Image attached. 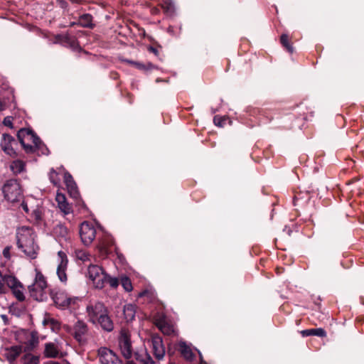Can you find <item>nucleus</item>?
<instances>
[{"label": "nucleus", "mask_w": 364, "mask_h": 364, "mask_svg": "<svg viewBox=\"0 0 364 364\" xmlns=\"http://www.w3.org/2000/svg\"><path fill=\"white\" fill-rule=\"evenodd\" d=\"M3 109V104L1 101L0 100V111Z\"/></svg>", "instance_id": "nucleus-49"}, {"label": "nucleus", "mask_w": 364, "mask_h": 364, "mask_svg": "<svg viewBox=\"0 0 364 364\" xmlns=\"http://www.w3.org/2000/svg\"><path fill=\"white\" fill-rule=\"evenodd\" d=\"M10 364H13L12 363H10Z\"/></svg>", "instance_id": "nucleus-57"}, {"label": "nucleus", "mask_w": 364, "mask_h": 364, "mask_svg": "<svg viewBox=\"0 0 364 364\" xmlns=\"http://www.w3.org/2000/svg\"><path fill=\"white\" fill-rule=\"evenodd\" d=\"M4 286L6 284L9 288L14 289L21 284L17 279L11 275H4Z\"/></svg>", "instance_id": "nucleus-27"}, {"label": "nucleus", "mask_w": 364, "mask_h": 364, "mask_svg": "<svg viewBox=\"0 0 364 364\" xmlns=\"http://www.w3.org/2000/svg\"><path fill=\"white\" fill-rule=\"evenodd\" d=\"M75 257L77 259L82 262L90 261L91 255L84 250H76L75 252Z\"/></svg>", "instance_id": "nucleus-32"}, {"label": "nucleus", "mask_w": 364, "mask_h": 364, "mask_svg": "<svg viewBox=\"0 0 364 364\" xmlns=\"http://www.w3.org/2000/svg\"><path fill=\"white\" fill-rule=\"evenodd\" d=\"M17 246L22 252L31 258L37 255L38 246L35 243V235L33 230L28 227H21L16 232Z\"/></svg>", "instance_id": "nucleus-2"}, {"label": "nucleus", "mask_w": 364, "mask_h": 364, "mask_svg": "<svg viewBox=\"0 0 364 364\" xmlns=\"http://www.w3.org/2000/svg\"><path fill=\"white\" fill-rule=\"evenodd\" d=\"M105 282L109 283L110 287H112V288L117 287L118 285H119V282L117 278L111 277H109L108 275H107V278Z\"/></svg>", "instance_id": "nucleus-41"}, {"label": "nucleus", "mask_w": 364, "mask_h": 364, "mask_svg": "<svg viewBox=\"0 0 364 364\" xmlns=\"http://www.w3.org/2000/svg\"><path fill=\"white\" fill-rule=\"evenodd\" d=\"M120 282L123 288L127 291H131L132 290V284L131 280L127 277H122L120 279Z\"/></svg>", "instance_id": "nucleus-37"}, {"label": "nucleus", "mask_w": 364, "mask_h": 364, "mask_svg": "<svg viewBox=\"0 0 364 364\" xmlns=\"http://www.w3.org/2000/svg\"><path fill=\"white\" fill-rule=\"evenodd\" d=\"M139 297H146L148 301H152L155 299V294L151 290H144L139 294Z\"/></svg>", "instance_id": "nucleus-38"}, {"label": "nucleus", "mask_w": 364, "mask_h": 364, "mask_svg": "<svg viewBox=\"0 0 364 364\" xmlns=\"http://www.w3.org/2000/svg\"><path fill=\"white\" fill-rule=\"evenodd\" d=\"M136 359L139 364H155V362L147 352L142 354H136Z\"/></svg>", "instance_id": "nucleus-30"}, {"label": "nucleus", "mask_w": 364, "mask_h": 364, "mask_svg": "<svg viewBox=\"0 0 364 364\" xmlns=\"http://www.w3.org/2000/svg\"><path fill=\"white\" fill-rule=\"evenodd\" d=\"M74 25H77V22H73V23H70V26H74Z\"/></svg>", "instance_id": "nucleus-52"}, {"label": "nucleus", "mask_w": 364, "mask_h": 364, "mask_svg": "<svg viewBox=\"0 0 364 364\" xmlns=\"http://www.w3.org/2000/svg\"><path fill=\"white\" fill-rule=\"evenodd\" d=\"M88 328L87 324L82 321H77L73 327V336L79 342L82 341L84 336L87 334Z\"/></svg>", "instance_id": "nucleus-13"}, {"label": "nucleus", "mask_w": 364, "mask_h": 364, "mask_svg": "<svg viewBox=\"0 0 364 364\" xmlns=\"http://www.w3.org/2000/svg\"><path fill=\"white\" fill-rule=\"evenodd\" d=\"M1 317H2V318H3L4 320H5V319L6 318V315H2V316H1Z\"/></svg>", "instance_id": "nucleus-54"}, {"label": "nucleus", "mask_w": 364, "mask_h": 364, "mask_svg": "<svg viewBox=\"0 0 364 364\" xmlns=\"http://www.w3.org/2000/svg\"><path fill=\"white\" fill-rule=\"evenodd\" d=\"M21 352L22 347L21 346H14L9 348H6L4 355L6 359L10 363H12L21 353Z\"/></svg>", "instance_id": "nucleus-21"}, {"label": "nucleus", "mask_w": 364, "mask_h": 364, "mask_svg": "<svg viewBox=\"0 0 364 364\" xmlns=\"http://www.w3.org/2000/svg\"><path fill=\"white\" fill-rule=\"evenodd\" d=\"M39 359L38 357L32 355L31 354H26L23 357V364H38Z\"/></svg>", "instance_id": "nucleus-36"}, {"label": "nucleus", "mask_w": 364, "mask_h": 364, "mask_svg": "<svg viewBox=\"0 0 364 364\" xmlns=\"http://www.w3.org/2000/svg\"><path fill=\"white\" fill-rule=\"evenodd\" d=\"M98 357L101 364H123L122 360L114 351L105 347L98 350Z\"/></svg>", "instance_id": "nucleus-7"}, {"label": "nucleus", "mask_w": 364, "mask_h": 364, "mask_svg": "<svg viewBox=\"0 0 364 364\" xmlns=\"http://www.w3.org/2000/svg\"><path fill=\"white\" fill-rule=\"evenodd\" d=\"M4 291V278L1 272H0V293Z\"/></svg>", "instance_id": "nucleus-46"}, {"label": "nucleus", "mask_w": 364, "mask_h": 364, "mask_svg": "<svg viewBox=\"0 0 364 364\" xmlns=\"http://www.w3.org/2000/svg\"><path fill=\"white\" fill-rule=\"evenodd\" d=\"M0 146L6 154L12 157L16 156V149L18 146V143L12 136L8 134H4L1 137Z\"/></svg>", "instance_id": "nucleus-8"}, {"label": "nucleus", "mask_w": 364, "mask_h": 364, "mask_svg": "<svg viewBox=\"0 0 364 364\" xmlns=\"http://www.w3.org/2000/svg\"><path fill=\"white\" fill-rule=\"evenodd\" d=\"M38 339L37 337H36L33 334H32L31 339L28 341V343L26 344L24 351H30L32 350L38 344Z\"/></svg>", "instance_id": "nucleus-33"}, {"label": "nucleus", "mask_w": 364, "mask_h": 364, "mask_svg": "<svg viewBox=\"0 0 364 364\" xmlns=\"http://www.w3.org/2000/svg\"><path fill=\"white\" fill-rule=\"evenodd\" d=\"M151 344L154 354L156 359L161 360L165 355V348L163 345L162 338L159 336H153Z\"/></svg>", "instance_id": "nucleus-11"}, {"label": "nucleus", "mask_w": 364, "mask_h": 364, "mask_svg": "<svg viewBox=\"0 0 364 364\" xmlns=\"http://www.w3.org/2000/svg\"><path fill=\"white\" fill-rule=\"evenodd\" d=\"M80 236L85 245H90L96 237L95 226L89 222H83L80 227Z\"/></svg>", "instance_id": "nucleus-6"}, {"label": "nucleus", "mask_w": 364, "mask_h": 364, "mask_svg": "<svg viewBox=\"0 0 364 364\" xmlns=\"http://www.w3.org/2000/svg\"><path fill=\"white\" fill-rule=\"evenodd\" d=\"M88 320L98 323L101 328L108 332L114 329V323L108 315V310L105 304L100 301L90 302L86 307Z\"/></svg>", "instance_id": "nucleus-1"}, {"label": "nucleus", "mask_w": 364, "mask_h": 364, "mask_svg": "<svg viewBox=\"0 0 364 364\" xmlns=\"http://www.w3.org/2000/svg\"><path fill=\"white\" fill-rule=\"evenodd\" d=\"M4 124L10 128L13 127V117H6L4 118Z\"/></svg>", "instance_id": "nucleus-42"}, {"label": "nucleus", "mask_w": 364, "mask_h": 364, "mask_svg": "<svg viewBox=\"0 0 364 364\" xmlns=\"http://www.w3.org/2000/svg\"><path fill=\"white\" fill-rule=\"evenodd\" d=\"M64 181L70 195L73 198H77L78 196L77 185L70 173L68 171L64 173Z\"/></svg>", "instance_id": "nucleus-14"}, {"label": "nucleus", "mask_w": 364, "mask_h": 364, "mask_svg": "<svg viewBox=\"0 0 364 364\" xmlns=\"http://www.w3.org/2000/svg\"><path fill=\"white\" fill-rule=\"evenodd\" d=\"M198 354L200 355V360H201V362L203 361V358H202V355L200 353V352L198 350Z\"/></svg>", "instance_id": "nucleus-51"}, {"label": "nucleus", "mask_w": 364, "mask_h": 364, "mask_svg": "<svg viewBox=\"0 0 364 364\" xmlns=\"http://www.w3.org/2000/svg\"><path fill=\"white\" fill-rule=\"evenodd\" d=\"M213 121H214V123L215 125L219 126V127L223 126V119L222 118L218 117H215Z\"/></svg>", "instance_id": "nucleus-44"}, {"label": "nucleus", "mask_w": 364, "mask_h": 364, "mask_svg": "<svg viewBox=\"0 0 364 364\" xmlns=\"http://www.w3.org/2000/svg\"><path fill=\"white\" fill-rule=\"evenodd\" d=\"M87 276L97 289L104 287L107 274L98 265L90 264L87 269Z\"/></svg>", "instance_id": "nucleus-5"}, {"label": "nucleus", "mask_w": 364, "mask_h": 364, "mask_svg": "<svg viewBox=\"0 0 364 364\" xmlns=\"http://www.w3.org/2000/svg\"><path fill=\"white\" fill-rule=\"evenodd\" d=\"M53 233L60 240L66 241L70 238L69 230L62 223H58L55 226Z\"/></svg>", "instance_id": "nucleus-20"}, {"label": "nucleus", "mask_w": 364, "mask_h": 364, "mask_svg": "<svg viewBox=\"0 0 364 364\" xmlns=\"http://www.w3.org/2000/svg\"><path fill=\"white\" fill-rule=\"evenodd\" d=\"M11 246H6L3 250V255L7 259H10L11 258Z\"/></svg>", "instance_id": "nucleus-43"}, {"label": "nucleus", "mask_w": 364, "mask_h": 364, "mask_svg": "<svg viewBox=\"0 0 364 364\" xmlns=\"http://www.w3.org/2000/svg\"><path fill=\"white\" fill-rule=\"evenodd\" d=\"M49 327L52 329V331H57L60 328V322L51 317L49 321Z\"/></svg>", "instance_id": "nucleus-40"}, {"label": "nucleus", "mask_w": 364, "mask_h": 364, "mask_svg": "<svg viewBox=\"0 0 364 364\" xmlns=\"http://www.w3.org/2000/svg\"><path fill=\"white\" fill-rule=\"evenodd\" d=\"M127 62L131 65H133L134 67H136V68H138L139 70H146L152 66L151 64H150V63H149L148 65H144L141 63L134 62V61H132V60H127Z\"/></svg>", "instance_id": "nucleus-39"}, {"label": "nucleus", "mask_w": 364, "mask_h": 364, "mask_svg": "<svg viewBox=\"0 0 364 364\" xmlns=\"http://www.w3.org/2000/svg\"><path fill=\"white\" fill-rule=\"evenodd\" d=\"M35 215H36V218L37 220H40L41 219V215H40V212L39 211H35Z\"/></svg>", "instance_id": "nucleus-48"}, {"label": "nucleus", "mask_w": 364, "mask_h": 364, "mask_svg": "<svg viewBox=\"0 0 364 364\" xmlns=\"http://www.w3.org/2000/svg\"><path fill=\"white\" fill-rule=\"evenodd\" d=\"M154 323L159 329L164 334H170L172 332V328L166 321V316L163 314L158 315L154 318Z\"/></svg>", "instance_id": "nucleus-15"}, {"label": "nucleus", "mask_w": 364, "mask_h": 364, "mask_svg": "<svg viewBox=\"0 0 364 364\" xmlns=\"http://www.w3.org/2000/svg\"><path fill=\"white\" fill-rule=\"evenodd\" d=\"M21 206L23 208V209L25 210L26 213H28V206H27V204L25 203L24 202H23L21 203Z\"/></svg>", "instance_id": "nucleus-47"}, {"label": "nucleus", "mask_w": 364, "mask_h": 364, "mask_svg": "<svg viewBox=\"0 0 364 364\" xmlns=\"http://www.w3.org/2000/svg\"><path fill=\"white\" fill-rule=\"evenodd\" d=\"M119 346L123 356L129 359L132 355V347L129 336L126 333H122L119 339Z\"/></svg>", "instance_id": "nucleus-9"}, {"label": "nucleus", "mask_w": 364, "mask_h": 364, "mask_svg": "<svg viewBox=\"0 0 364 364\" xmlns=\"http://www.w3.org/2000/svg\"><path fill=\"white\" fill-rule=\"evenodd\" d=\"M302 336H316L318 337L326 336V332L322 328L306 329L301 331Z\"/></svg>", "instance_id": "nucleus-24"}, {"label": "nucleus", "mask_w": 364, "mask_h": 364, "mask_svg": "<svg viewBox=\"0 0 364 364\" xmlns=\"http://www.w3.org/2000/svg\"><path fill=\"white\" fill-rule=\"evenodd\" d=\"M58 257L60 260L59 264L57 269V274L58 276L59 279L65 282L67 281V274L65 273V270L68 266V257L66 254L63 251H59L58 252Z\"/></svg>", "instance_id": "nucleus-10"}, {"label": "nucleus", "mask_w": 364, "mask_h": 364, "mask_svg": "<svg viewBox=\"0 0 364 364\" xmlns=\"http://www.w3.org/2000/svg\"><path fill=\"white\" fill-rule=\"evenodd\" d=\"M151 50L153 51V53H156V50L154 48H151Z\"/></svg>", "instance_id": "nucleus-53"}, {"label": "nucleus", "mask_w": 364, "mask_h": 364, "mask_svg": "<svg viewBox=\"0 0 364 364\" xmlns=\"http://www.w3.org/2000/svg\"><path fill=\"white\" fill-rule=\"evenodd\" d=\"M280 43L289 53H292L294 52L291 39L287 34H282L280 36Z\"/></svg>", "instance_id": "nucleus-29"}, {"label": "nucleus", "mask_w": 364, "mask_h": 364, "mask_svg": "<svg viewBox=\"0 0 364 364\" xmlns=\"http://www.w3.org/2000/svg\"><path fill=\"white\" fill-rule=\"evenodd\" d=\"M47 287V282L43 274L36 269L34 282L28 286L30 296L36 301H43L46 299L45 289Z\"/></svg>", "instance_id": "nucleus-3"}, {"label": "nucleus", "mask_w": 364, "mask_h": 364, "mask_svg": "<svg viewBox=\"0 0 364 364\" xmlns=\"http://www.w3.org/2000/svg\"><path fill=\"white\" fill-rule=\"evenodd\" d=\"M26 142L30 143L33 145V151L35 148L38 146V144L41 143L40 139L33 133V132L31 131L28 134V136H26Z\"/></svg>", "instance_id": "nucleus-31"}, {"label": "nucleus", "mask_w": 364, "mask_h": 364, "mask_svg": "<svg viewBox=\"0 0 364 364\" xmlns=\"http://www.w3.org/2000/svg\"><path fill=\"white\" fill-rule=\"evenodd\" d=\"M53 299L55 303L60 306H67L70 304V299L64 296L63 293L56 294Z\"/></svg>", "instance_id": "nucleus-28"}, {"label": "nucleus", "mask_w": 364, "mask_h": 364, "mask_svg": "<svg viewBox=\"0 0 364 364\" xmlns=\"http://www.w3.org/2000/svg\"><path fill=\"white\" fill-rule=\"evenodd\" d=\"M123 312L126 321H132L135 317L136 306L131 304H127L124 306Z\"/></svg>", "instance_id": "nucleus-25"}, {"label": "nucleus", "mask_w": 364, "mask_h": 364, "mask_svg": "<svg viewBox=\"0 0 364 364\" xmlns=\"http://www.w3.org/2000/svg\"><path fill=\"white\" fill-rule=\"evenodd\" d=\"M50 316L49 314H46L45 317L43 320V324L44 326H49V321L50 319Z\"/></svg>", "instance_id": "nucleus-45"}, {"label": "nucleus", "mask_w": 364, "mask_h": 364, "mask_svg": "<svg viewBox=\"0 0 364 364\" xmlns=\"http://www.w3.org/2000/svg\"><path fill=\"white\" fill-rule=\"evenodd\" d=\"M178 350L180 351V353H181V355L183 357V358L187 361H192L196 357L191 346H188L184 341H181L179 343Z\"/></svg>", "instance_id": "nucleus-16"}, {"label": "nucleus", "mask_w": 364, "mask_h": 364, "mask_svg": "<svg viewBox=\"0 0 364 364\" xmlns=\"http://www.w3.org/2000/svg\"><path fill=\"white\" fill-rule=\"evenodd\" d=\"M50 364H59V363H57V362H52V363H50Z\"/></svg>", "instance_id": "nucleus-56"}, {"label": "nucleus", "mask_w": 364, "mask_h": 364, "mask_svg": "<svg viewBox=\"0 0 364 364\" xmlns=\"http://www.w3.org/2000/svg\"><path fill=\"white\" fill-rule=\"evenodd\" d=\"M31 130L27 129H21L18 132L17 137L21 144L23 149L27 152H32L33 151V145L30 143L26 142V136H28V134L30 133Z\"/></svg>", "instance_id": "nucleus-17"}, {"label": "nucleus", "mask_w": 364, "mask_h": 364, "mask_svg": "<svg viewBox=\"0 0 364 364\" xmlns=\"http://www.w3.org/2000/svg\"><path fill=\"white\" fill-rule=\"evenodd\" d=\"M92 21V16L90 14H85L79 17L77 24L83 28H93L95 27V24Z\"/></svg>", "instance_id": "nucleus-23"}, {"label": "nucleus", "mask_w": 364, "mask_h": 364, "mask_svg": "<svg viewBox=\"0 0 364 364\" xmlns=\"http://www.w3.org/2000/svg\"><path fill=\"white\" fill-rule=\"evenodd\" d=\"M127 364H136L134 362L130 360L127 363Z\"/></svg>", "instance_id": "nucleus-50"}, {"label": "nucleus", "mask_w": 364, "mask_h": 364, "mask_svg": "<svg viewBox=\"0 0 364 364\" xmlns=\"http://www.w3.org/2000/svg\"><path fill=\"white\" fill-rule=\"evenodd\" d=\"M49 179L50 182L55 186L59 185L60 179L58 178V173L54 168H51L49 172Z\"/></svg>", "instance_id": "nucleus-34"}, {"label": "nucleus", "mask_w": 364, "mask_h": 364, "mask_svg": "<svg viewBox=\"0 0 364 364\" xmlns=\"http://www.w3.org/2000/svg\"><path fill=\"white\" fill-rule=\"evenodd\" d=\"M26 164L21 160H15L11 162L10 168L14 174H18L25 171Z\"/></svg>", "instance_id": "nucleus-26"}, {"label": "nucleus", "mask_w": 364, "mask_h": 364, "mask_svg": "<svg viewBox=\"0 0 364 364\" xmlns=\"http://www.w3.org/2000/svg\"><path fill=\"white\" fill-rule=\"evenodd\" d=\"M114 240L110 237H105L100 240L98 245L99 251L102 255H107L112 252V247L114 245Z\"/></svg>", "instance_id": "nucleus-18"}, {"label": "nucleus", "mask_w": 364, "mask_h": 364, "mask_svg": "<svg viewBox=\"0 0 364 364\" xmlns=\"http://www.w3.org/2000/svg\"><path fill=\"white\" fill-rule=\"evenodd\" d=\"M58 346L54 343H46L45 344L44 355L47 358H56L59 354Z\"/></svg>", "instance_id": "nucleus-22"}, {"label": "nucleus", "mask_w": 364, "mask_h": 364, "mask_svg": "<svg viewBox=\"0 0 364 364\" xmlns=\"http://www.w3.org/2000/svg\"><path fill=\"white\" fill-rule=\"evenodd\" d=\"M54 43H60L65 46H69L72 48H76L78 46L77 40L75 37L68 34H58L54 37Z\"/></svg>", "instance_id": "nucleus-12"}, {"label": "nucleus", "mask_w": 364, "mask_h": 364, "mask_svg": "<svg viewBox=\"0 0 364 364\" xmlns=\"http://www.w3.org/2000/svg\"><path fill=\"white\" fill-rule=\"evenodd\" d=\"M55 200L58 203V208L65 215H68L72 212V207L67 202L64 194L58 193Z\"/></svg>", "instance_id": "nucleus-19"}, {"label": "nucleus", "mask_w": 364, "mask_h": 364, "mask_svg": "<svg viewBox=\"0 0 364 364\" xmlns=\"http://www.w3.org/2000/svg\"><path fill=\"white\" fill-rule=\"evenodd\" d=\"M65 328H66L67 331H70V327L68 326H65Z\"/></svg>", "instance_id": "nucleus-55"}, {"label": "nucleus", "mask_w": 364, "mask_h": 364, "mask_svg": "<svg viewBox=\"0 0 364 364\" xmlns=\"http://www.w3.org/2000/svg\"><path fill=\"white\" fill-rule=\"evenodd\" d=\"M2 191L4 198L11 203L19 200L22 196L20 184L15 179L7 181L2 188Z\"/></svg>", "instance_id": "nucleus-4"}, {"label": "nucleus", "mask_w": 364, "mask_h": 364, "mask_svg": "<svg viewBox=\"0 0 364 364\" xmlns=\"http://www.w3.org/2000/svg\"><path fill=\"white\" fill-rule=\"evenodd\" d=\"M23 290V287L22 284H21L20 287H17L16 288L12 289L13 293L15 295L16 298L20 301H22L25 299V296H24Z\"/></svg>", "instance_id": "nucleus-35"}]
</instances>
